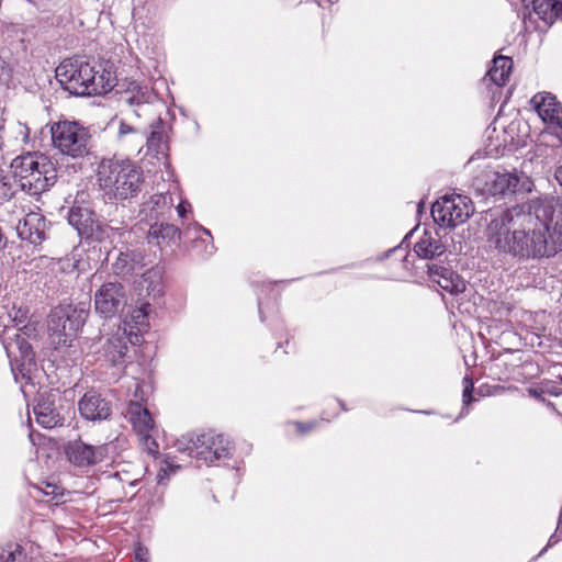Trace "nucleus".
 <instances>
[{
  "label": "nucleus",
  "instance_id": "obj_1",
  "mask_svg": "<svg viewBox=\"0 0 562 562\" xmlns=\"http://www.w3.org/2000/svg\"><path fill=\"white\" fill-rule=\"evenodd\" d=\"M530 210L526 213L520 207H513L493 214L486 237L499 255L525 261L549 258L558 252L555 244L549 240L554 216L553 201H535Z\"/></svg>",
  "mask_w": 562,
  "mask_h": 562
},
{
  "label": "nucleus",
  "instance_id": "obj_2",
  "mask_svg": "<svg viewBox=\"0 0 562 562\" xmlns=\"http://www.w3.org/2000/svg\"><path fill=\"white\" fill-rule=\"evenodd\" d=\"M14 183L31 196L48 191L58 179L56 164L46 155L26 153L10 165Z\"/></svg>",
  "mask_w": 562,
  "mask_h": 562
},
{
  "label": "nucleus",
  "instance_id": "obj_3",
  "mask_svg": "<svg viewBox=\"0 0 562 562\" xmlns=\"http://www.w3.org/2000/svg\"><path fill=\"white\" fill-rule=\"evenodd\" d=\"M101 189L110 198L127 200L136 196L144 178L142 169L128 159L103 160L98 170Z\"/></svg>",
  "mask_w": 562,
  "mask_h": 562
},
{
  "label": "nucleus",
  "instance_id": "obj_4",
  "mask_svg": "<svg viewBox=\"0 0 562 562\" xmlns=\"http://www.w3.org/2000/svg\"><path fill=\"white\" fill-rule=\"evenodd\" d=\"M177 449L196 461L213 465L232 456V442L214 430L182 435L177 441Z\"/></svg>",
  "mask_w": 562,
  "mask_h": 562
},
{
  "label": "nucleus",
  "instance_id": "obj_5",
  "mask_svg": "<svg viewBox=\"0 0 562 562\" xmlns=\"http://www.w3.org/2000/svg\"><path fill=\"white\" fill-rule=\"evenodd\" d=\"M88 63L63 61L56 68V79L72 95L86 97L106 92L103 76Z\"/></svg>",
  "mask_w": 562,
  "mask_h": 562
},
{
  "label": "nucleus",
  "instance_id": "obj_6",
  "mask_svg": "<svg viewBox=\"0 0 562 562\" xmlns=\"http://www.w3.org/2000/svg\"><path fill=\"white\" fill-rule=\"evenodd\" d=\"M86 315L83 311L76 308L57 307L55 308L48 319V330L52 344L58 351H68L74 345L76 334L79 328L85 324Z\"/></svg>",
  "mask_w": 562,
  "mask_h": 562
},
{
  "label": "nucleus",
  "instance_id": "obj_7",
  "mask_svg": "<svg viewBox=\"0 0 562 562\" xmlns=\"http://www.w3.org/2000/svg\"><path fill=\"white\" fill-rule=\"evenodd\" d=\"M53 145L71 158H82L89 154L90 133L77 122L58 121L50 127Z\"/></svg>",
  "mask_w": 562,
  "mask_h": 562
},
{
  "label": "nucleus",
  "instance_id": "obj_8",
  "mask_svg": "<svg viewBox=\"0 0 562 562\" xmlns=\"http://www.w3.org/2000/svg\"><path fill=\"white\" fill-rule=\"evenodd\" d=\"M473 211V204L469 198L451 194L440 198L432 204L431 216L441 227L453 228L463 224Z\"/></svg>",
  "mask_w": 562,
  "mask_h": 562
},
{
  "label": "nucleus",
  "instance_id": "obj_9",
  "mask_svg": "<svg viewBox=\"0 0 562 562\" xmlns=\"http://www.w3.org/2000/svg\"><path fill=\"white\" fill-rule=\"evenodd\" d=\"M35 331L36 328L32 324L19 328L4 326L0 338L8 356H16L18 352L23 366L33 363L35 353L30 340L36 337Z\"/></svg>",
  "mask_w": 562,
  "mask_h": 562
},
{
  "label": "nucleus",
  "instance_id": "obj_10",
  "mask_svg": "<svg viewBox=\"0 0 562 562\" xmlns=\"http://www.w3.org/2000/svg\"><path fill=\"white\" fill-rule=\"evenodd\" d=\"M126 304V289L120 282H106L94 294V310L105 318L122 313Z\"/></svg>",
  "mask_w": 562,
  "mask_h": 562
},
{
  "label": "nucleus",
  "instance_id": "obj_11",
  "mask_svg": "<svg viewBox=\"0 0 562 562\" xmlns=\"http://www.w3.org/2000/svg\"><path fill=\"white\" fill-rule=\"evenodd\" d=\"M110 446H92L81 439L70 440L65 445L67 460L76 468H90L109 458Z\"/></svg>",
  "mask_w": 562,
  "mask_h": 562
},
{
  "label": "nucleus",
  "instance_id": "obj_12",
  "mask_svg": "<svg viewBox=\"0 0 562 562\" xmlns=\"http://www.w3.org/2000/svg\"><path fill=\"white\" fill-rule=\"evenodd\" d=\"M484 187L483 191L491 195L507 196L517 191L529 190V183L527 177L521 182L520 178L516 173L512 172H497L488 171L484 175Z\"/></svg>",
  "mask_w": 562,
  "mask_h": 562
},
{
  "label": "nucleus",
  "instance_id": "obj_13",
  "mask_svg": "<svg viewBox=\"0 0 562 562\" xmlns=\"http://www.w3.org/2000/svg\"><path fill=\"white\" fill-rule=\"evenodd\" d=\"M68 223L86 240H102L104 237V231L95 218V213L88 206H71L68 212Z\"/></svg>",
  "mask_w": 562,
  "mask_h": 562
},
{
  "label": "nucleus",
  "instance_id": "obj_14",
  "mask_svg": "<svg viewBox=\"0 0 562 562\" xmlns=\"http://www.w3.org/2000/svg\"><path fill=\"white\" fill-rule=\"evenodd\" d=\"M48 222L37 212L27 213L16 225L18 236L34 246L41 245L47 238Z\"/></svg>",
  "mask_w": 562,
  "mask_h": 562
},
{
  "label": "nucleus",
  "instance_id": "obj_15",
  "mask_svg": "<svg viewBox=\"0 0 562 562\" xmlns=\"http://www.w3.org/2000/svg\"><path fill=\"white\" fill-rule=\"evenodd\" d=\"M531 103L542 121L553 125L562 138V108L557 98L550 92H539L532 97Z\"/></svg>",
  "mask_w": 562,
  "mask_h": 562
},
{
  "label": "nucleus",
  "instance_id": "obj_16",
  "mask_svg": "<svg viewBox=\"0 0 562 562\" xmlns=\"http://www.w3.org/2000/svg\"><path fill=\"white\" fill-rule=\"evenodd\" d=\"M80 415L87 420H105L112 415V404L100 394L86 393L78 403Z\"/></svg>",
  "mask_w": 562,
  "mask_h": 562
},
{
  "label": "nucleus",
  "instance_id": "obj_17",
  "mask_svg": "<svg viewBox=\"0 0 562 562\" xmlns=\"http://www.w3.org/2000/svg\"><path fill=\"white\" fill-rule=\"evenodd\" d=\"M414 250L420 258L434 259L441 256L446 251V247L436 231L425 229L424 234L415 244Z\"/></svg>",
  "mask_w": 562,
  "mask_h": 562
},
{
  "label": "nucleus",
  "instance_id": "obj_18",
  "mask_svg": "<svg viewBox=\"0 0 562 562\" xmlns=\"http://www.w3.org/2000/svg\"><path fill=\"white\" fill-rule=\"evenodd\" d=\"M180 237L181 232L176 225L164 222L150 225L147 234L148 243L157 246L175 244Z\"/></svg>",
  "mask_w": 562,
  "mask_h": 562
},
{
  "label": "nucleus",
  "instance_id": "obj_19",
  "mask_svg": "<svg viewBox=\"0 0 562 562\" xmlns=\"http://www.w3.org/2000/svg\"><path fill=\"white\" fill-rule=\"evenodd\" d=\"M164 122L158 119L156 124L153 125L150 135L147 137V153L157 158V160H166L168 153V144L164 131Z\"/></svg>",
  "mask_w": 562,
  "mask_h": 562
},
{
  "label": "nucleus",
  "instance_id": "obj_20",
  "mask_svg": "<svg viewBox=\"0 0 562 562\" xmlns=\"http://www.w3.org/2000/svg\"><path fill=\"white\" fill-rule=\"evenodd\" d=\"M127 414L134 429L145 438L149 437V432L154 428V419L149 411L138 402H131L127 407Z\"/></svg>",
  "mask_w": 562,
  "mask_h": 562
},
{
  "label": "nucleus",
  "instance_id": "obj_21",
  "mask_svg": "<svg viewBox=\"0 0 562 562\" xmlns=\"http://www.w3.org/2000/svg\"><path fill=\"white\" fill-rule=\"evenodd\" d=\"M532 9L547 25H552L562 16V2L558 0H532Z\"/></svg>",
  "mask_w": 562,
  "mask_h": 562
},
{
  "label": "nucleus",
  "instance_id": "obj_22",
  "mask_svg": "<svg viewBox=\"0 0 562 562\" xmlns=\"http://www.w3.org/2000/svg\"><path fill=\"white\" fill-rule=\"evenodd\" d=\"M127 350V339L124 335L109 338L103 346V355L113 366L123 362Z\"/></svg>",
  "mask_w": 562,
  "mask_h": 562
},
{
  "label": "nucleus",
  "instance_id": "obj_23",
  "mask_svg": "<svg viewBox=\"0 0 562 562\" xmlns=\"http://www.w3.org/2000/svg\"><path fill=\"white\" fill-rule=\"evenodd\" d=\"M513 67V59L506 56H496L493 59V66L487 75L490 80L496 86H504L508 79Z\"/></svg>",
  "mask_w": 562,
  "mask_h": 562
},
{
  "label": "nucleus",
  "instance_id": "obj_24",
  "mask_svg": "<svg viewBox=\"0 0 562 562\" xmlns=\"http://www.w3.org/2000/svg\"><path fill=\"white\" fill-rule=\"evenodd\" d=\"M33 413L36 422L44 428H53L60 420V416L55 411L53 403L48 401H40L33 407Z\"/></svg>",
  "mask_w": 562,
  "mask_h": 562
},
{
  "label": "nucleus",
  "instance_id": "obj_25",
  "mask_svg": "<svg viewBox=\"0 0 562 562\" xmlns=\"http://www.w3.org/2000/svg\"><path fill=\"white\" fill-rule=\"evenodd\" d=\"M151 99V92L147 87L134 85L121 98V103L126 104L130 108L140 106L148 103Z\"/></svg>",
  "mask_w": 562,
  "mask_h": 562
},
{
  "label": "nucleus",
  "instance_id": "obj_26",
  "mask_svg": "<svg viewBox=\"0 0 562 562\" xmlns=\"http://www.w3.org/2000/svg\"><path fill=\"white\" fill-rule=\"evenodd\" d=\"M528 392L532 397L544 402V395L561 396L562 386L557 380H543L538 386L530 387Z\"/></svg>",
  "mask_w": 562,
  "mask_h": 562
},
{
  "label": "nucleus",
  "instance_id": "obj_27",
  "mask_svg": "<svg viewBox=\"0 0 562 562\" xmlns=\"http://www.w3.org/2000/svg\"><path fill=\"white\" fill-rule=\"evenodd\" d=\"M436 282L440 285V288L451 294L462 293L465 290L464 281L452 270L451 276L442 274L440 279L436 280Z\"/></svg>",
  "mask_w": 562,
  "mask_h": 562
},
{
  "label": "nucleus",
  "instance_id": "obj_28",
  "mask_svg": "<svg viewBox=\"0 0 562 562\" xmlns=\"http://www.w3.org/2000/svg\"><path fill=\"white\" fill-rule=\"evenodd\" d=\"M23 560V548L19 543H7L1 548L0 562H21Z\"/></svg>",
  "mask_w": 562,
  "mask_h": 562
},
{
  "label": "nucleus",
  "instance_id": "obj_29",
  "mask_svg": "<svg viewBox=\"0 0 562 562\" xmlns=\"http://www.w3.org/2000/svg\"><path fill=\"white\" fill-rule=\"evenodd\" d=\"M12 179L13 177L4 175L3 170L0 169V204L10 201L15 194Z\"/></svg>",
  "mask_w": 562,
  "mask_h": 562
},
{
  "label": "nucleus",
  "instance_id": "obj_30",
  "mask_svg": "<svg viewBox=\"0 0 562 562\" xmlns=\"http://www.w3.org/2000/svg\"><path fill=\"white\" fill-rule=\"evenodd\" d=\"M149 310H150V304L145 303L140 307H138L137 310L134 311L132 318L134 319V322L137 325L143 326L146 324V319H147Z\"/></svg>",
  "mask_w": 562,
  "mask_h": 562
},
{
  "label": "nucleus",
  "instance_id": "obj_31",
  "mask_svg": "<svg viewBox=\"0 0 562 562\" xmlns=\"http://www.w3.org/2000/svg\"><path fill=\"white\" fill-rule=\"evenodd\" d=\"M472 392H473V381L469 375H465L463 378V392H462V398H463L464 405H469L472 402V400H473Z\"/></svg>",
  "mask_w": 562,
  "mask_h": 562
},
{
  "label": "nucleus",
  "instance_id": "obj_32",
  "mask_svg": "<svg viewBox=\"0 0 562 562\" xmlns=\"http://www.w3.org/2000/svg\"><path fill=\"white\" fill-rule=\"evenodd\" d=\"M427 267H428V273L431 278L438 277V279H440V277L442 274L451 276V269L446 268L443 266L432 263V265H428ZM434 280L436 281L437 279H434Z\"/></svg>",
  "mask_w": 562,
  "mask_h": 562
},
{
  "label": "nucleus",
  "instance_id": "obj_33",
  "mask_svg": "<svg viewBox=\"0 0 562 562\" xmlns=\"http://www.w3.org/2000/svg\"><path fill=\"white\" fill-rule=\"evenodd\" d=\"M29 310L25 307H19L16 311H14V315H9L11 318V322L14 323V328L19 326L20 324L24 323V321L27 318Z\"/></svg>",
  "mask_w": 562,
  "mask_h": 562
},
{
  "label": "nucleus",
  "instance_id": "obj_34",
  "mask_svg": "<svg viewBox=\"0 0 562 562\" xmlns=\"http://www.w3.org/2000/svg\"><path fill=\"white\" fill-rule=\"evenodd\" d=\"M131 132H133V127L132 126L127 125L126 123H121L120 130H119V135L120 136L128 134Z\"/></svg>",
  "mask_w": 562,
  "mask_h": 562
},
{
  "label": "nucleus",
  "instance_id": "obj_35",
  "mask_svg": "<svg viewBox=\"0 0 562 562\" xmlns=\"http://www.w3.org/2000/svg\"><path fill=\"white\" fill-rule=\"evenodd\" d=\"M145 554L146 551L143 548H138L135 553L137 562H147Z\"/></svg>",
  "mask_w": 562,
  "mask_h": 562
},
{
  "label": "nucleus",
  "instance_id": "obj_36",
  "mask_svg": "<svg viewBox=\"0 0 562 562\" xmlns=\"http://www.w3.org/2000/svg\"><path fill=\"white\" fill-rule=\"evenodd\" d=\"M8 245L7 236L4 235L2 228L0 227V251L3 250Z\"/></svg>",
  "mask_w": 562,
  "mask_h": 562
},
{
  "label": "nucleus",
  "instance_id": "obj_37",
  "mask_svg": "<svg viewBox=\"0 0 562 562\" xmlns=\"http://www.w3.org/2000/svg\"><path fill=\"white\" fill-rule=\"evenodd\" d=\"M554 177L559 184L562 187V166L558 167L554 173Z\"/></svg>",
  "mask_w": 562,
  "mask_h": 562
},
{
  "label": "nucleus",
  "instance_id": "obj_38",
  "mask_svg": "<svg viewBox=\"0 0 562 562\" xmlns=\"http://www.w3.org/2000/svg\"><path fill=\"white\" fill-rule=\"evenodd\" d=\"M557 532L562 533V509H561V513H560V518H559L558 527H557V530H555V533Z\"/></svg>",
  "mask_w": 562,
  "mask_h": 562
},
{
  "label": "nucleus",
  "instance_id": "obj_39",
  "mask_svg": "<svg viewBox=\"0 0 562 562\" xmlns=\"http://www.w3.org/2000/svg\"><path fill=\"white\" fill-rule=\"evenodd\" d=\"M177 210H178V213H179V215H180L181 217H182V216H184L186 207H184V205H183V204H179V205H178V207H177Z\"/></svg>",
  "mask_w": 562,
  "mask_h": 562
},
{
  "label": "nucleus",
  "instance_id": "obj_40",
  "mask_svg": "<svg viewBox=\"0 0 562 562\" xmlns=\"http://www.w3.org/2000/svg\"><path fill=\"white\" fill-rule=\"evenodd\" d=\"M554 538H555V533H554V535H552V536H551V538L549 539V543H548V546H552L553 543H555V542H557V540H554Z\"/></svg>",
  "mask_w": 562,
  "mask_h": 562
},
{
  "label": "nucleus",
  "instance_id": "obj_41",
  "mask_svg": "<svg viewBox=\"0 0 562 562\" xmlns=\"http://www.w3.org/2000/svg\"><path fill=\"white\" fill-rule=\"evenodd\" d=\"M151 199H153V200H154V199H157V200L155 201V203H156V204H158V203H159V200H161V199H164V198L159 195V196H153Z\"/></svg>",
  "mask_w": 562,
  "mask_h": 562
},
{
  "label": "nucleus",
  "instance_id": "obj_42",
  "mask_svg": "<svg viewBox=\"0 0 562 562\" xmlns=\"http://www.w3.org/2000/svg\"><path fill=\"white\" fill-rule=\"evenodd\" d=\"M558 379H559V380H558V381H559V383H560V384H561V386H562V374H559V375H558Z\"/></svg>",
  "mask_w": 562,
  "mask_h": 562
},
{
  "label": "nucleus",
  "instance_id": "obj_43",
  "mask_svg": "<svg viewBox=\"0 0 562 562\" xmlns=\"http://www.w3.org/2000/svg\"><path fill=\"white\" fill-rule=\"evenodd\" d=\"M526 0H522V2H525Z\"/></svg>",
  "mask_w": 562,
  "mask_h": 562
}]
</instances>
